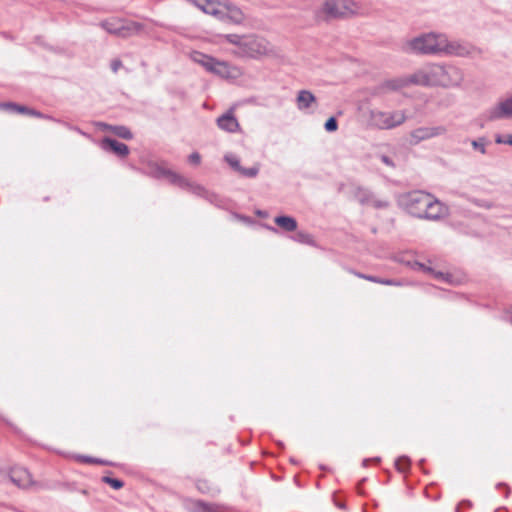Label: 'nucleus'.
Instances as JSON below:
<instances>
[{"mask_svg":"<svg viewBox=\"0 0 512 512\" xmlns=\"http://www.w3.org/2000/svg\"><path fill=\"white\" fill-rule=\"evenodd\" d=\"M472 146L474 149L480 151L482 154H485L486 153V143H485V140L484 139H478V140H474L472 141Z\"/></svg>","mask_w":512,"mask_h":512,"instance_id":"nucleus-27","label":"nucleus"},{"mask_svg":"<svg viewBox=\"0 0 512 512\" xmlns=\"http://www.w3.org/2000/svg\"><path fill=\"white\" fill-rule=\"evenodd\" d=\"M192 58L207 71L225 79H237L243 74L239 67L200 52L193 53Z\"/></svg>","mask_w":512,"mask_h":512,"instance_id":"nucleus-5","label":"nucleus"},{"mask_svg":"<svg viewBox=\"0 0 512 512\" xmlns=\"http://www.w3.org/2000/svg\"><path fill=\"white\" fill-rule=\"evenodd\" d=\"M244 46L242 58L260 60L276 58L279 55L277 48L268 39L258 34H247Z\"/></svg>","mask_w":512,"mask_h":512,"instance_id":"nucleus-4","label":"nucleus"},{"mask_svg":"<svg viewBox=\"0 0 512 512\" xmlns=\"http://www.w3.org/2000/svg\"><path fill=\"white\" fill-rule=\"evenodd\" d=\"M337 121L334 117H330L326 122H325V129L329 132H333V131H336L337 130Z\"/></svg>","mask_w":512,"mask_h":512,"instance_id":"nucleus-30","label":"nucleus"},{"mask_svg":"<svg viewBox=\"0 0 512 512\" xmlns=\"http://www.w3.org/2000/svg\"><path fill=\"white\" fill-rule=\"evenodd\" d=\"M109 129L120 138L127 140L132 138V133L125 126H109Z\"/></svg>","mask_w":512,"mask_h":512,"instance_id":"nucleus-21","label":"nucleus"},{"mask_svg":"<svg viewBox=\"0 0 512 512\" xmlns=\"http://www.w3.org/2000/svg\"><path fill=\"white\" fill-rule=\"evenodd\" d=\"M217 125L221 130L230 133L237 132L240 129L239 122L234 115L233 109H230L228 112L221 115L217 119Z\"/></svg>","mask_w":512,"mask_h":512,"instance_id":"nucleus-13","label":"nucleus"},{"mask_svg":"<svg viewBox=\"0 0 512 512\" xmlns=\"http://www.w3.org/2000/svg\"><path fill=\"white\" fill-rule=\"evenodd\" d=\"M274 221L285 231H295L297 229L296 220L290 216H278Z\"/></svg>","mask_w":512,"mask_h":512,"instance_id":"nucleus-20","label":"nucleus"},{"mask_svg":"<svg viewBox=\"0 0 512 512\" xmlns=\"http://www.w3.org/2000/svg\"><path fill=\"white\" fill-rule=\"evenodd\" d=\"M225 160L233 169H235L237 171L241 170V166L239 164V160L237 159V157L235 155L227 154L225 156Z\"/></svg>","mask_w":512,"mask_h":512,"instance_id":"nucleus-26","label":"nucleus"},{"mask_svg":"<svg viewBox=\"0 0 512 512\" xmlns=\"http://www.w3.org/2000/svg\"><path fill=\"white\" fill-rule=\"evenodd\" d=\"M204 13L231 24L242 25L246 20L244 12L233 5H225L212 0H192Z\"/></svg>","mask_w":512,"mask_h":512,"instance_id":"nucleus-3","label":"nucleus"},{"mask_svg":"<svg viewBox=\"0 0 512 512\" xmlns=\"http://www.w3.org/2000/svg\"><path fill=\"white\" fill-rule=\"evenodd\" d=\"M406 116L402 111H382L372 109L369 112V124L378 129H392L404 123Z\"/></svg>","mask_w":512,"mask_h":512,"instance_id":"nucleus-7","label":"nucleus"},{"mask_svg":"<svg viewBox=\"0 0 512 512\" xmlns=\"http://www.w3.org/2000/svg\"><path fill=\"white\" fill-rule=\"evenodd\" d=\"M431 201L432 195L422 191H415L406 196V207L412 215L422 218Z\"/></svg>","mask_w":512,"mask_h":512,"instance_id":"nucleus-9","label":"nucleus"},{"mask_svg":"<svg viewBox=\"0 0 512 512\" xmlns=\"http://www.w3.org/2000/svg\"><path fill=\"white\" fill-rule=\"evenodd\" d=\"M462 79V72L456 67L431 64L410 76L389 79L385 81L384 87L389 90L402 89L409 84L450 87L460 84Z\"/></svg>","mask_w":512,"mask_h":512,"instance_id":"nucleus-1","label":"nucleus"},{"mask_svg":"<svg viewBox=\"0 0 512 512\" xmlns=\"http://www.w3.org/2000/svg\"><path fill=\"white\" fill-rule=\"evenodd\" d=\"M495 142L498 144H509L512 145V135H496Z\"/></svg>","mask_w":512,"mask_h":512,"instance_id":"nucleus-31","label":"nucleus"},{"mask_svg":"<svg viewBox=\"0 0 512 512\" xmlns=\"http://www.w3.org/2000/svg\"><path fill=\"white\" fill-rule=\"evenodd\" d=\"M487 117L489 120L512 118V95L492 107L488 111Z\"/></svg>","mask_w":512,"mask_h":512,"instance_id":"nucleus-11","label":"nucleus"},{"mask_svg":"<svg viewBox=\"0 0 512 512\" xmlns=\"http://www.w3.org/2000/svg\"><path fill=\"white\" fill-rule=\"evenodd\" d=\"M102 27L107 32L115 34L120 37H129L131 35L139 33L141 30L140 24L117 18H111L104 21L102 23Z\"/></svg>","mask_w":512,"mask_h":512,"instance_id":"nucleus-8","label":"nucleus"},{"mask_svg":"<svg viewBox=\"0 0 512 512\" xmlns=\"http://www.w3.org/2000/svg\"><path fill=\"white\" fill-rule=\"evenodd\" d=\"M102 481L108 485H110L113 489L119 490L124 486L123 481L120 479L112 478L108 475L102 477Z\"/></svg>","mask_w":512,"mask_h":512,"instance_id":"nucleus-25","label":"nucleus"},{"mask_svg":"<svg viewBox=\"0 0 512 512\" xmlns=\"http://www.w3.org/2000/svg\"><path fill=\"white\" fill-rule=\"evenodd\" d=\"M445 128L442 126L438 127H421L411 132V143L417 144L420 141L430 139L435 136H439L445 133Z\"/></svg>","mask_w":512,"mask_h":512,"instance_id":"nucleus-12","label":"nucleus"},{"mask_svg":"<svg viewBox=\"0 0 512 512\" xmlns=\"http://www.w3.org/2000/svg\"><path fill=\"white\" fill-rule=\"evenodd\" d=\"M358 277L366 279L368 281L383 284V285H400L397 281L391 280V279H381L374 276L369 275H363V274H357Z\"/></svg>","mask_w":512,"mask_h":512,"instance_id":"nucleus-22","label":"nucleus"},{"mask_svg":"<svg viewBox=\"0 0 512 512\" xmlns=\"http://www.w3.org/2000/svg\"><path fill=\"white\" fill-rule=\"evenodd\" d=\"M446 47V36L433 33L421 35L406 43V50L425 54L444 52Z\"/></svg>","mask_w":512,"mask_h":512,"instance_id":"nucleus-6","label":"nucleus"},{"mask_svg":"<svg viewBox=\"0 0 512 512\" xmlns=\"http://www.w3.org/2000/svg\"><path fill=\"white\" fill-rule=\"evenodd\" d=\"M317 102L315 95L309 90H300L296 97V105L299 110H307Z\"/></svg>","mask_w":512,"mask_h":512,"instance_id":"nucleus-16","label":"nucleus"},{"mask_svg":"<svg viewBox=\"0 0 512 512\" xmlns=\"http://www.w3.org/2000/svg\"><path fill=\"white\" fill-rule=\"evenodd\" d=\"M158 176H165L172 184L178 185L183 188H194V186L183 176L163 168L158 169Z\"/></svg>","mask_w":512,"mask_h":512,"instance_id":"nucleus-17","label":"nucleus"},{"mask_svg":"<svg viewBox=\"0 0 512 512\" xmlns=\"http://www.w3.org/2000/svg\"><path fill=\"white\" fill-rule=\"evenodd\" d=\"M361 14V5L355 0H322L315 10L320 21L346 19Z\"/></svg>","mask_w":512,"mask_h":512,"instance_id":"nucleus-2","label":"nucleus"},{"mask_svg":"<svg viewBox=\"0 0 512 512\" xmlns=\"http://www.w3.org/2000/svg\"><path fill=\"white\" fill-rule=\"evenodd\" d=\"M409 465H410V463H409L408 459H406V458H399L396 461V467L401 472H405L409 468Z\"/></svg>","mask_w":512,"mask_h":512,"instance_id":"nucleus-29","label":"nucleus"},{"mask_svg":"<svg viewBox=\"0 0 512 512\" xmlns=\"http://www.w3.org/2000/svg\"><path fill=\"white\" fill-rule=\"evenodd\" d=\"M201 161V156L199 153L194 152L189 156V162L194 165H199Z\"/></svg>","mask_w":512,"mask_h":512,"instance_id":"nucleus-33","label":"nucleus"},{"mask_svg":"<svg viewBox=\"0 0 512 512\" xmlns=\"http://www.w3.org/2000/svg\"><path fill=\"white\" fill-rule=\"evenodd\" d=\"M383 161H384L385 163L389 164V160H388V158H387V157H383Z\"/></svg>","mask_w":512,"mask_h":512,"instance_id":"nucleus-37","label":"nucleus"},{"mask_svg":"<svg viewBox=\"0 0 512 512\" xmlns=\"http://www.w3.org/2000/svg\"><path fill=\"white\" fill-rule=\"evenodd\" d=\"M75 460L81 463H99L97 459L83 455H76Z\"/></svg>","mask_w":512,"mask_h":512,"instance_id":"nucleus-32","label":"nucleus"},{"mask_svg":"<svg viewBox=\"0 0 512 512\" xmlns=\"http://www.w3.org/2000/svg\"><path fill=\"white\" fill-rule=\"evenodd\" d=\"M421 267L423 268L424 271L431 273L435 279L440 280V281H445L448 283H453L452 276L450 274H445L442 272H435L433 269L426 268L424 265H421Z\"/></svg>","mask_w":512,"mask_h":512,"instance_id":"nucleus-23","label":"nucleus"},{"mask_svg":"<svg viewBox=\"0 0 512 512\" xmlns=\"http://www.w3.org/2000/svg\"><path fill=\"white\" fill-rule=\"evenodd\" d=\"M246 38L247 34H225V35H219L215 43L224 46L225 44L231 45L232 49H230V52L239 58H242L243 50L245 48L246 44Z\"/></svg>","mask_w":512,"mask_h":512,"instance_id":"nucleus-10","label":"nucleus"},{"mask_svg":"<svg viewBox=\"0 0 512 512\" xmlns=\"http://www.w3.org/2000/svg\"><path fill=\"white\" fill-rule=\"evenodd\" d=\"M446 213V207L432 196V201L427 206L422 218L436 220L445 216Z\"/></svg>","mask_w":512,"mask_h":512,"instance_id":"nucleus-15","label":"nucleus"},{"mask_svg":"<svg viewBox=\"0 0 512 512\" xmlns=\"http://www.w3.org/2000/svg\"><path fill=\"white\" fill-rule=\"evenodd\" d=\"M122 67V62L119 59H114L111 62V69L114 73H116Z\"/></svg>","mask_w":512,"mask_h":512,"instance_id":"nucleus-34","label":"nucleus"},{"mask_svg":"<svg viewBox=\"0 0 512 512\" xmlns=\"http://www.w3.org/2000/svg\"><path fill=\"white\" fill-rule=\"evenodd\" d=\"M475 49L467 44H462L458 42H448L447 47L444 49V52L449 54H454L457 56H469L474 53Z\"/></svg>","mask_w":512,"mask_h":512,"instance_id":"nucleus-18","label":"nucleus"},{"mask_svg":"<svg viewBox=\"0 0 512 512\" xmlns=\"http://www.w3.org/2000/svg\"><path fill=\"white\" fill-rule=\"evenodd\" d=\"M205 511L206 512H225L224 510H222L220 508L212 507V506H205Z\"/></svg>","mask_w":512,"mask_h":512,"instance_id":"nucleus-35","label":"nucleus"},{"mask_svg":"<svg viewBox=\"0 0 512 512\" xmlns=\"http://www.w3.org/2000/svg\"><path fill=\"white\" fill-rule=\"evenodd\" d=\"M259 168L257 166L245 169L241 167L239 172L247 177H255L258 174Z\"/></svg>","mask_w":512,"mask_h":512,"instance_id":"nucleus-28","label":"nucleus"},{"mask_svg":"<svg viewBox=\"0 0 512 512\" xmlns=\"http://www.w3.org/2000/svg\"><path fill=\"white\" fill-rule=\"evenodd\" d=\"M298 237L301 241L303 242H307V243H310L311 242V238L310 236L308 235H304V234H298Z\"/></svg>","mask_w":512,"mask_h":512,"instance_id":"nucleus-36","label":"nucleus"},{"mask_svg":"<svg viewBox=\"0 0 512 512\" xmlns=\"http://www.w3.org/2000/svg\"><path fill=\"white\" fill-rule=\"evenodd\" d=\"M3 107L7 108V109H11V110L19 112V113H27V114H32V115H39L38 113L29 110L25 106H20V105L14 104V103L3 104Z\"/></svg>","mask_w":512,"mask_h":512,"instance_id":"nucleus-24","label":"nucleus"},{"mask_svg":"<svg viewBox=\"0 0 512 512\" xmlns=\"http://www.w3.org/2000/svg\"><path fill=\"white\" fill-rule=\"evenodd\" d=\"M103 145L105 148L110 149L115 154L125 157L129 153V148L126 144L118 142L116 140L106 138L103 141Z\"/></svg>","mask_w":512,"mask_h":512,"instance_id":"nucleus-19","label":"nucleus"},{"mask_svg":"<svg viewBox=\"0 0 512 512\" xmlns=\"http://www.w3.org/2000/svg\"><path fill=\"white\" fill-rule=\"evenodd\" d=\"M10 479L20 488H28L32 485V477L30 473L22 467L13 468L10 471Z\"/></svg>","mask_w":512,"mask_h":512,"instance_id":"nucleus-14","label":"nucleus"}]
</instances>
